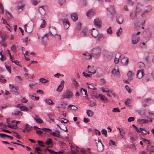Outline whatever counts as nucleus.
I'll list each match as a JSON object with an SVG mask.
<instances>
[{"label": "nucleus", "mask_w": 154, "mask_h": 154, "mask_svg": "<svg viewBox=\"0 0 154 154\" xmlns=\"http://www.w3.org/2000/svg\"><path fill=\"white\" fill-rule=\"evenodd\" d=\"M144 8L143 5L141 3H138L136 7V11L131 12L130 14V17L132 19H134L137 16V12L141 11Z\"/></svg>", "instance_id": "nucleus-1"}, {"label": "nucleus", "mask_w": 154, "mask_h": 154, "mask_svg": "<svg viewBox=\"0 0 154 154\" xmlns=\"http://www.w3.org/2000/svg\"><path fill=\"white\" fill-rule=\"evenodd\" d=\"M106 16L111 18H113V16L116 14V11L114 5H111L107 8Z\"/></svg>", "instance_id": "nucleus-2"}, {"label": "nucleus", "mask_w": 154, "mask_h": 154, "mask_svg": "<svg viewBox=\"0 0 154 154\" xmlns=\"http://www.w3.org/2000/svg\"><path fill=\"white\" fill-rule=\"evenodd\" d=\"M138 66L139 68H140V69H139L137 71V77L139 79H140L144 74V69L145 65L143 63H138Z\"/></svg>", "instance_id": "nucleus-3"}, {"label": "nucleus", "mask_w": 154, "mask_h": 154, "mask_svg": "<svg viewBox=\"0 0 154 154\" xmlns=\"http://www.w3.org/2000/svg\"><path fill=\"white\" fill-rule=\"evenodd\" d=\"M101 53V49L99 47H96L92 49L91 51V54L92 57L95 58L99 57Z\"/></svg>", "instance_id": "nucleus-4"}, {"label": "nucleus", "mask_w": 154, "mask_h": 154, "mask_svg": "<svg viewBox=\"0 0 154 154\" xmlns=\"http://www.w3.org/2000/svg\"><path fill=\"white\" fill-rule=\"evenodd\" d=\"M9 88L10 91L14 93L15 94L17 95L19 94L18 92V91L19 90L18 86L10 84Z\"/></svg>", "instance_id": "nucleus-5"}, {"label": "nucleus", "mask_w": 154, "mask_h": 154, "mask_svg": "<svg viewBox=\"0 0 154 154\" xmlns=\"http://www.w3.org/2000/svg\"><path fill=\"white\" fill-rule=\"evenodd\" d=\"M73 96L72 93L69 90H67L63 93L62 97L64 98H69Z\"/></svg>", "instance_id": "nucleus-6"}, {"label": "nucleus", "mask_w": 154, "mask_h": 154, "mask_svg": "<svg viewBox=\"0 0 154 154\" xmlns=\"http://www.w3.org/2000/svg\"><path fill=\"white\" fill-rule=\"evenodd\" d=\"M120 62L123 65H127L128 62V58L126 57H121L120 59Z\"/></svg>", "instance_id": "nucleus-7"}, {"label": "nucleus", "mask_w": 154, "mask_h": 154, "mask_svg": "<svg viewBox=\"0 0 154 154\" xmlns=\"http://www.w3.org/2000/svg\"><path fill=\"white\" fill-rule=\"evenodd\" d=\"M132 126L134 128H135L136 129L137 131V132H142L145 134H146L147 133L149 134V132L148 130H146L145 129L140 128V129H139L137 128L134 124L132 125Z\"/></svg>", "instance_id": "nucleus-8"}, {"label": "nucleus", "mask_w": 154, "mask_h": 154, "mask_svg": "<svg viewBox=\"0 0 154 154\" xmlns=\"http://www.w3.org/2000/svg\"><path fill=\"white\" fill-rule=\"evenodd\" d=\"M54 30L55 32L56 31V30L55 28H52L51 29V34L53 35H55V38L57 41H60L61 40V36L60 35L56 34L54 33L52 31Z\"/></svg>", "instance_id": "nucleus-9"}, {"label": "nucleus", "mask_w": 154, "mask_h": 154, "mask_svg": "<svg viewBox=\"0 0 154 154\" xmlns=\"http://www.w3.org/2000/svg\"><path fill=\"white\" fill-rule=\"evenodd\" d=\"M112 74L115 77H118L120 75L119 69L117 67H116L113 69Z\"/></svg>", "instance_id": "nucleus-10"}, {"label": "nucleus", "mask_w": 154, "mask_h": 154, "mask_svg": "<svg viewBox=\"0 0 154 154\" xmlns=\"http://www.w3.org/2000/svg\"><path fill=\"white\" fill-rule=\"evenodd\" d=\"M64 81L63 80H62L60 82V84L58 86L56 91L58 92H61L63 90L64 87Z\"/></svg>", "instance_id": "nucleus-11"}, {"label": "nucleus", "mask_w": 154, "mask_h": 154, "mask_svg": "<svg viewBox=\"0 0 154 154\" xmlns=\"http://www.w3.org/2000/svg\"><path fill=\"white\" fill-rule=\"evenodd\" d=\"M124 18L122 15H118L116 17V21L118 23L121 24L124 21Z\"/></svg>", "instance_id": "nucleus-12"}, {"label": "nucleus", "mask_w": 154, "mask_h": 154, "mask_svg": "<svg viewBox=\"0 0 154 154\" xmlns=\"http://www.w3.org/2000/svg\"><path fill=\"white\" fill-rule=\"evenodd\" d=\"M94 23L95 26L98 28H100L102 24L101 20L99 19H95L94 20Z\"/></svg>", "instance_id": "nucleus-13"}, {"label": "nucleus", "mask_w": 154, "mask_h": 154, "mask_svg": "<svg viewBox=\"0 0 154 154\" xmlns=\"http://www.w3.org/2000/svg\"><path fill=\"white\" fill-rule=\"evenodd\" d=\"M121 58L120 53L119 52L117 53L115 55L114 59L115 63L116 64H118L119 62V61H120Z\"/></svg>", "instance_id": "nucleus-14"}, {"label": "nucleus", "mask_w": 154, "mask_h": 154, "mask_svg": "<svg viewBox=\"0 0 154 154\" xmlns=\"http://www.w3.org/2000/svg\"><path fill=\"white\" fill-rule=\"evenodd\" d=\"M149 8L148 10H145L142 12L141 14V16L142 17H145L146 15H147L149 12L152 9V8L151 6H149Z\"/></svg>", "instance_id": "nucleus-15"}, {"label": "nucleus", "mask_w": 154, "mask_h": 154, "mask_svg": "<svg viewBox=\"0 0 154 154\" xmlns=\"http://www.w3.org/2000/svg\"><path fill=\"white\" fill-rule=\"evenodd\" d=\"M95 13L94 11L92 9H91L87 12L86 15L89 19H91L94 16Z\"/></svg>", "instance_id": "nucleus-16"}, {"label": "nucleus", "mask_w": 154, "mask_h": 154, "mask_svg": "<svg viewBox=\"0 0 154 154\" xmlns=\"http://www.w3.org/2000/svg\"><path fill=\"white\" fill-rule=\"evenodd\" d=\"M152 121V119L150 118L149 121L148 120L146 119H139L137 120V122L139 124L146 123L149 122H150Z\"/></svg>", "instance_id": "nucleus-17"}, {"label": "nucleus", "mask_w": 154, "mask_h": 154, "mask_svg": "<svg viewBox=\"0 0 154 154\" xmlns=\"http://www.w3.org/2000/svg\"><path fill=\"white\" fill-rule=\"evenodd\" d=\"M33 117L35 121L38 123L41 124L43 123V121L35 114H34L33 116Z\"/></svg>", "instance_id": "nucleus-18"}, {"label": "nucleus", "mask_w": 154, "mask_h": 154, "mask_svg": "<svg viewBox=\"0 0 154 154\" xmlns=\"http://www.w3.org/2000/svg\"><path fill=\"white\" fill-rule=\"evenodd\" d=\"M33 117L35 121L38 123L41 124L43 123V121L35 114H34L33 116Z\"/></svg>", "instance_id": "nucleus-19"}, {"label": "nucleus", "mask_w": 154, "mask_h": 154, "mask_svg": "<svg viewBox=\"0 0 154 154\" xmlns=\"http://www.w3.org/2000/svg\"><path fill=\"white\" fill-rule=\"evenodd\" d=\"M63 22L64 28L65 29H67L69 26V21L67 19H64L63 20Z\"/></svg>", "instance_id": "nucleus-20"}, {"label": "nucleus", "mask_w": 154, "mask_h": 154, "mask_svg": "<svg viewBox=\"0 0 154 154\" xmlns=\"http://www.w3.org/2000/svg\"><path fill=\"white\" fill-rule=\"evenodd\" d=\"M139 40V38L137 36H135H135L133 35V37L132 40V44L134 45L137 44L138 43Z\"/></svg>", "instance_id": "nucleus-21"}, {"label": "nucleus", "mask_w": 154, "mask_h": 154, "mask_svg": "<svg viewBox=\"0 0 154 154\" xmlns=\"http://www.w3.org/2000/svg\"><path fill=\"white\" fill-rule=\"evenodd\" d=\"M88 72L89 73H94L96 71L93 66H88Z\"/></svg>", "instance_id": "nucleus-22"}, {"label": "nucleus", "mask_w": 154, "mask_h": 154, "mask_svg": "<svg viewBox=\"0 0 154 154\" xmlns=\"http://www.w3.org/2000/svg\"><path fill=\"white\" fill-rule=\"evenodd\" d=\"M98 34L99 33L97 30L94 28L92 29L91 32V35L94 38H95L97 36Z\"/></svg>", "instance_id": "nucleus-23"}, {"label": "nucleus", "mask_w": 154, "mask_h": 154, "mask_svg": "<svg viewBox=\"0 0 154 154\" xmlns=\"http://www.w3.org/2000/svg\"><path fill=\"white\" fill-rule=\"evenodd\" d=\"M1 37L3 40H6L8 38V36L7 35L6 33L5 32H0Z\"/></svg>", "instance_id": "nucleus-24"}, {"label": "nucleus", "mask_w": 154, "mask_h": 154, "mask_svg": "<svg viewBox=\"0 0 154 154\" xmlns=\"http://www.w3.org/2000/svg\"><path fill=\"white\" fill-rule=\"evenodd\" d=\"M37 82H30L29 83V86L30 89L31 90H33L35 87L37 86Z\"/></svg>", "instance_id": "nucleus-25"}, {"label": "nucleus", "mask_w": 154, "mask_h": 154, "mask_svg": "<svg viewBox=\"0 0 154 154\" xmlns=\"http://www.w3.org/2000/svg\"><path fill=\"white\" fill-rule=\"evenodd\" d=\"M67 105V104L66 103H61L57 105V107L59 110H60L61 109H63L64 108H66Z\"/></svg>", "instance_id": "nucleus-26"}, {"label": "nucleus", "mask_w": 154, "mask_h": 154, "mask_svg": "<svg viewBox=\"0 0 154 154\" xmlns=\"http://www.w3.org/2000/svg\"><path fill=\"white\" fill-rule=\"evenodd\" d=\"M44 101L46 104L52 106L54 104V103L49 99H46L44 100Z\"/></svg>", "instance_id": "nucleus-27"}, {"label": "nucleus", "mask_w": 154, "mask_h": 154, "mask_svg": "<svg viewBox=\"0 0 154 154\" xmlns=\"http://www.w3.org/2000/svg\"><path fill=\"white\" fill-rule=\"evenodd\" d=\"M42 39L43 41L42 43L44 46H45L47 44L46 41L48 39V35L45 34L42 37Z\"/></svg>", "instance_id": "nucleus-28"}, {"label": "nucleus", "mask_w": 154, "mask_h": 154, "mask_svg": "<svg viewBox=\"0 0 154 154\" xmlns=\"http://www.w3.org/2000/svg\"><path fill=\"white\" fill-rule=\"evenodd\" d=\"M88 34V29L87 28L84 29L82 31L81 33L82 36H87Z\"/></svg>", "instance_id": "nucleus-29"}, {"label": "nucleus", "mask_w": 154, "mask_h": 154, "mask_svg": "<svg viewBox=\"0 0 154 154\" xmlns=\"http://www.w3.org/2000/svg\"><path fill=\"white\" fill-rule=\"evenodd\" d=\"M146 150L149 152H154V146L149 145L147 146Z\"/></svg>", "instance_id": "nucleus-30"}, {"label": "nucleus", "mask_w": 154, "mask_h": 154, "mask_svg": "<svg viewBox=\"0 0 154 154\" xmlns=\"http://www.w3.org/2000/svg\"><path fill=\"white\" fill-rule=\"evenodd\" d=\"M83 54L85 58L88 59H91L92 56L91 54H90L87 52L84 53Z\"/></svg>", "instance_id": "nucleus-31"}, {"label": "nucleus", "mask_w": 154, "mask_h": 154, "mask_svg": "<svg viewBox=\"0 0 154 154\" xmlns=\"http://www.w3.org/2000/svg\"><path fill=\"white\" fill-rule=\"evenodd\" d=\"M80 93L82 95H85V96L84 97H88L87 91L86 89L81 88L80 89Z\"/></svg>", "instance_id": "nucleus-32"}, {"label": "nucleus", "mask_w": 154, "mask_h": 154, "mask_svg": "<svg viewBox=\"0 0 154 154\" xmlns=\"http://www.w3.org/2000/svg\"><path fill=\"white\" fill-rule=\"evenodd\" d=\"M39 11L42 16H44L45 14V11L44 9L43 8V6H42L39 8Z\"/></svg>", "instance_id": "nucleus-33"}, {"label": "nucleus", "mask_w": 154, "mask_h": 154, "mask_svg": "<svg viewBox=\"0 0 154 154\" xmlns=\"http://www.w3.org/2000/svg\"><path fill=\"white\" fill-rule=\"evenodd\" d=\"M50 134L58 138H60V133L59 131L57 132H51L50 133Z\"/></svg>", "instance_id": "nucleus-34"}, {"label": "nucleus", "mask_w": 154, "mask_h": 154, "mask_svg": "<svg viewBox=\"0 0 154 154\" xmlns=\"http://www.w3.org/2000/svg\"><path fill=\"white\" fill-rule=\"evenodd\" d=\"M27 26L26 24L24 25L25 30L27 33H30L32 32V28L31 27L29 28L28 26L27 27Z\"/></svg>", "instance_id": "nucleus-35"}, {"label": "nucleus", "mask_w": 154, "mask_h": 154, "mask_svg": "<svg viewBox=\"0 0 154 154\" xmlns=\"http://www.w3.org/2000/svg\"><path fill=\"white\" fill-rule=\"evenodd\" d=\"M99 96L100 99L104 102H107L108 101V99L105 96L102 94H99Z\"/></svg>", "instance_id": "nucleus-36"}, {"label": "nucleus", "mask_w": 154, "mask_h": 154, "mask_svg": "<svg viewBox=\"0 0 154 154\" xmlns=\"http://www.w3.org/2000/svg\"><path fill=\"white\" fill-rule=\"evenodd\" d=\"M97 40L98 41H101L104 38L103 35L101 34H98L97 36L95 37Z\"/></svg>", "instance_id": "nucleus-37"}, {"label": "nucleus", "mask_w": 154, "mask_h": 154, "mask_svg": "<svg viewBox=\"0 0 154 154\" xmlns=\"http://www.w3.org/2000/svg\"><path fill=\"white\" fill-rule=\"evenodd\" d=\"M71 18L74 21H75L78 19V16L76 13H75L71 15Z\"/></svg>", "instance_id": "nucleus-38"}, {"label": "nucleus", "mask_w": 154, "mask_h": 154, "mask_svg": "<svg viewBox=\"0 0 154 154\" xmlns=\"http://www.w3.org/2000/svg\"><path fill=\"white\" fill-rule=\"evenodd\" d=\"M118 129L119 131L121 136L122 137H124L125 133V131H124L123 129L119 128H118Z\"/></svg>", "instance_id": "nucleus-39"}, {"label": "nucleus", "mask_w": 154, "mask_h": 154, "mask_svg": "<svg viewBox=\"0 0 154 154\" xmlns=\"http://www.w3.org/2000/svg\"><path fill=\"white\" fill-rule=\"evenodd\" d=\"M30 40L28 38V37H26L25 39H23L22 41V44L23 46H26L27 45L28 41H29Z\"/></svg>", "instance_id": "nucleus-40"}, {"label": "nucleus", "mask_w": 154, "mask_h": 154, "mask_svg": "<svg viewBox=\"0 0 154 154\" xmlns=\"http://www.w3.org/2000/svg\"><path fill=\"white\" fill-rule=\"evenodd\" d=\"M20 109L23 111L27 112L29 111L28 108L26 106H20Z\"/></svg>", "instance_id": "nucleus-41"}, {"label": "nucleus", "mask_w": 154, "mask_h": 154, "mask_svg": "<svg viewBox=\"0 0 154 154\" xmlns=\"http://www.w3.org/2000/svg\"><path fill=\"white\" fill-rule=\"evenodd\" d=\"M90 149L88 148L87 150H82L81 152L82 154H91V152L90 151Z\"/></svg>", "instance_id": "nucleus-42"}, {"label": "nucleus", "mask_w": 154, "mask_h": 154, "mask_svg": "<svg viewBox=\"0 0 154 154\" xmlns=\"http://www.w3.org/2000/svg\"><path fill=\"white\" fill-rule=\"evenodd\" d=\"M41 23L40 27L41 28H43L45 26L46 24V22L43 19L41 20Z\"/></svg>", "instance_id": "nucleus-43"}, {"label": "nucleus", "mask_w": 154, "mask_h": 154, "mask_svg": "<svg viewBox=\"0 0 154 154\" xmlns=\"http://www.w3.org/2000/svg\"><path fill=\"white\" fill-rule=\"evenodd\" d=\"M73 83L74 87L75 88H77L79 86V84L78 82L75 79H74L73 80Z\"/></svg>", "instance_id": "nucleus-44"}, {"label": "nucleus", "mask_w": 154, "mask_h": 154, "mask_svg": "<svg viewBox=\"0 0 154 154\" xmlns=\"http://www.w3.org/2000/svg\"><path fill=\"white\" fill-rule=\"evenodd\" d=\"M39 80L40 82L43 83H45L48 82V80L44 78H40L39 79Z\"/></svg>", "instance_id": "nucleus-45"}, {"label": "nucleus", "mask_w": 154, "mask_h": 154, "mask_svg": "<svg viewBox=\"0 0 154 154\" xmlns=\"http://www.w3.org/2000/svg\"><path fill=\"white\" fill-rule=\"evenodd\" d=\"M88 85V88H89L92 89L93 90H96L97 89V88L94 86V85L91 84H88L87 83Z\"/></svg>", "instance_id": "nucleus-46"}, {"label": "nucleus", "mask_w": 154, "mask_h": 154, "mask_svg": "<svg viewBox=\"0 0 154 154\" xmlns=\"http://www.w3.org/2000/svg\"><path fill=\"white\" fill-rule=\"evenodd\" d=\"M133 74L132 72L129 71L127 73V76L128 77V79H133Z\"/></svg>", "instance_id": "nucleus-47"}, {"label": "nucleus", "mask_w": 154, "mask_h": 154, "mask_svg": "<svg viewBox=\"0 0 154 154\" xmlns=\"http://www.w3.org/2000/svg\"><path fill=\"white\" fill-rule=\"evenodd\" d=\"M100 90L103 93L109 92V89L106 88L101 87L100 88Z\"/></svg>", "instance_id": "nucleus-48"}, {"label": "nucleus", "mask_w": 154, "mask_h": 154, "mask_svg": "<svg viewBox=\"0 0 154 154\" xmlns=\"http://www.w3.org/2000/svg\"><path fill=\"white\" fill-rule=\"evenodd\" d=\"M131 101L129 99H127L125 101V105H128V106H131Z\"/></svg>", "instance_id": "nucleus-49"}, {"label": "nucleus", "mask_w": 154, "mask_h": 154, "mask_svg": "<svg viewBox=\"0 0 154 154\" xmlns=\"http://www.w3.org/2000/svg\"><path fill=\"white\" fill-rule=\"evenodd\" d=\"M25 128L27 131H29L32 130V127H31L29 125L27 124L25 126Z\"/></svg>", "instance_id": "nucleus-50"}, {"label": "nucleus", "mask_w": 154, "mask_h": 154, "mask_svg": "<svg viewBox=\"0 0 154 154\" xmlns=\"http://www.w3.org/2000/svg\"><path fill=\"white\" fill-rule=\"evenodd\" d=\"M21 51H22L23 54L24 55H27L28 54V51H26L25 48L23 47H21Z\"/></svg>", "instance_id": "nucleus-51"}, {"label": "nucleus", "mask_w": 154, "mask_h": 154, "mask_svg": "<svg viewBox=\"0 0 154 154\" xmlns=\"http://www.w3.org/2000/svg\"><path fill=\"white\" fill-rule=\"evenodd\" d=\"M33 128H37V129H42L43 131H47V130H48V131H52V130L50 129H49V128H39L38 127H37L36 126H35L33 127Z\"/></svg>", "instance_id": "nucleus-52"}, {"label": "nucleus", "mask_w": 154, "mask_h": 154, "mask_svg": "<svg viewBox=\"0 0 154 154\" xmlns=\"http://www.w3.org/2000/svg\"><path fill=\"white\" fill-rule=\"evenodd\" d=\"M25 5V2L24 1H21L20 2V9H21V10H22L24 8Z\"/></svg>", "instance_id": "nucleus-53"}, {"label": "nucleus", "mask_w": 154, "mask_h": 154, "mask_svg": "<svg viewBox=\"0 0 154 154\" xmlns=\"http://www.w3.org/2000/svg\"><path fill=\"white\" fill-rule=\"evenodd\" d=\"M0 59L2 61H4L6 59L5 57L2 54V51L0 52Z\"/></svg>", "instance_id": "nucleus-54"}, {"label": "nucleus", "mask_w": 154, "mask_h": 154, "mask_svg": "<svg viewBox=\"0 0 154 154\" xmlns=\"http://www.w3.org/2000/svg\"><path fill=\"white\" fill-rule=\"evenodd\" d=\"M87 114L89 117H91L93 115V112L90 110H87Z\"/></svg>", "instance_id": "nucleus-55"}, {"label": "nucleus", "mask_w": 154, "mask_h": 154, "mask_svg": "<svg viewBox=\"0 0 154 154\" xmlns=\"http://www.w3.org/2000/svg\"><path fill=\"white\" fill-rule=\"evenodd\" d=\"M25 77H26V75H28V77H27V79H33L34 77V75L33 74H30L25 73L24 74Z\"/></svg>", "instance_id": "nucleus-56"}, {"label": "nucleus", "mask_w": 154, "mask_h": 154, "mask_svg": "<svg viewBox=\"0 0 154 154\" xmlns=\"http://www.w3.org/2000/svg\"><path fill=\"white\" fill-rule=\"evenodd\" d=\"M142 140L144 143L149 144V145H150V143L149 140L145 138L142 139Z\"/></svg>", "instance_id": "nucleus-57"}, {"label": "nucleus", "mask_w": 154, "mask_h": 154, "mask_svg": "<svg viewBox=\"0 0 154 154\" xmlns=\"http://www.w3.org/2000/svg\"><path fill=\"white\" fill-rule=\"evenodd\" d=\"M31 2L32 4L34 5H37L38 3L40 2V0H32Z\"/></svg>", "instance_id": "nucleus-58"}, {"label": "nucleus", "mask_w": 154, "mask_h": 154, "mask_svg": "<svg viewBox=\"0 0 154 154\" xmlns=\"http://www.w3.org/2000/svg\"><path fill=\"white\" fill-rule=\"evenodd\" d=\"M106 32L107 33L109 34H111L112 33V28L111 27H109L107 30Z\"/></svg>", "instance_id": "nucleus-59"}, {"label": "nucleus", "mask_w": 154, "mask_h": 154, "mask_svg": "<svg viewBox=\"0 0 154 154\" xmlns=\"http://www.w3.org/2000/svg\"><path fill=\"white\" fill-rule=\"evenodd\" d=\"M122 32V28L120 27L118 30V31L116 32V34L118 36H120Z\"/></svg>", "instance_id": "nucleus-60"}, {"label": "nucleus", "mask_w": 154, "mask_h": 154, "mask_svg": "<svg viewBox=\"0 0 154 154\" xmlns=\"http://www.w3.org/2000/svg\"><path fill=\"white\" fill-rule=\"evenodd\" d=\"M120 110L118 108H115L112 109V111L114 112H120Z\"/></svg>", "instance_id": "nucleus-61"}, {"label": "nucleus", "mask_w": 154, "mask_h": 154, "mask_svg": "<svg viewBox=\"0 0 154 154\" xmlns=\"http://www.w3.org/2000/svg\"><path fill=\"white\" fill-rule=\"evenodd\" d=\"M109 144L110 146H116V143L112 140H110L109 143Z\"/></svg>", "instance_id": "nucleus-62"}, {"label": "nucleus", "mask_w": 154, "mask_h": 154, "mask_svg": "<svg viewBox=\"0 0 154 154\" xmlns=\"http://www.w3.org/2000/svg\"><path fill=\"white\" fill-rule=\"evenodd\" d=\"M102 133L106 137L107 136V131L105 129H103L101 131Z\"/></svg>", "instance_id": "nucleus-63"}, {"label": "nucleus", "mask_w": 154, "mask_h": 154, "mask_svg": "<svg viewBox=\"0 0 154 154\" xmlns=\"http://www.w3.org/2000/svg\"><path fill=\"white\" fill-rule=\"evenodd\" d=\"M52 143V140L50 139H48L46 142V143L48 145H49Z\"/></svg>", "instance_id": "nucleus-64"}]
</instances>
